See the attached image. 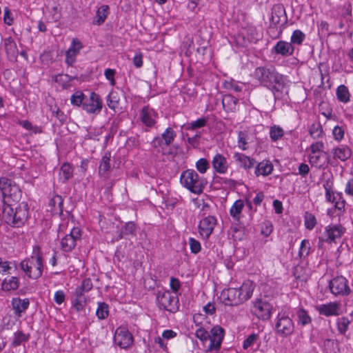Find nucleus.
<instances>
[{
  "instance_id": "f257e3e1",
  "label": "nucleus",
  "mask_w": 353,
  "mask_h": 353,
  "mask_svg": "<svg viewBox=\"0 0 353 353\" xmlns=\"http://www.w3.org/2000/svg\"><path fill=\"white\" fill-rule=\"evenodd\" d=\"M254 289V283L247 279L239 287H229L223 289L220 294L219 299L225 305L239 306L251 299Z\"/></svg>"
},
{
  "instance_id": "f03ea898",
  "label": "nucleus",
  "mask_w": 353,
  "mask_h": 353,
  "mask_svg": "<svg viewBox=\"0 0 353 353\" xmlns=\"http://www.w3.org/2000/svg\"><path fill=\"white\" fill-rule=\"evenodd\" d=\"M29 216L27 203L22 202L14 210L12 205H5L3 208L2 218L10 225L19 228L24 225Z\"/></svg>"
},
{
  "instance_id": "7ed1b4c3",
  "label": "nucleus",
  "mask_w": 353,
  "mask_h": 353,
  "mask_svg": "<svg viewBox=\"0 0 353 353\" xmlns=\"http://www.w3.org/2000/svg\"><path fill=\"white\" fill-rule=\"evenodd\" d=\"M224 330L219 325L214 326L209 334L204 328L200 327L195 332L196 336L205 343L210 340V344L206 348V352L218 350L221 346L224 338Z\"/></svg>"
},
{
  "instance_id": "20e7f679",
  "label": "nucleus",
  "mask_w": 353,
  "mask_h": 353,
  "mask_svg": "<svg viewBox=\"0 0 353 353\" xmlns=\"http://www.w3.org/2000/svg\"><path fill=\"white\" fill-rule=\"evenodd\" d=\"M21 268L26 275L33 279L39 278L43 271V259L40 248L34 246L30 258L21 263Z\"/></svg>"
},
{
  "instance_id": "39448f33",
  "label": "nucleus",
  "mask_w": 353,
  "mask_h": 353,
  "mask_svg": "<svg viewBox=\"0 0 353 353\" xmlns=\"http://www.w3.org/2000/svg\"><path fill=\"white\" fill-rule=\"evenodd\" d=\"M0 190L3 195V206L12 205V203H17L21 199V192L19 186L8 178H0Z\"/></svg>"
},
{
  "instance_id": "423d86ee",
  "label": "nucleus",
  "mask_w": 353,
  "mask_h": 353,
  "mask_svg": "<svg viewBox=\"0 0 353 353\" xmlns=\"http://www.w3.org/2000/svg\"><path fill=\"white\" fill-rule=\"evenodd\" d=\"M181 185L191 192L199 194L204 188L205 181L199 176L197 172L191 169L183 171L180 177Z\"/></svg>"
},
{
  "instance_id": "0eeeda50",
  "label": "nucleus",
  "mask_w": 353,
  "mask_h": 353,
  "mask_svg": "<svg viewBox=\"0 0 353 353\" xmlns=\"http://www.w3.org/2000/svg\"><path fill=\"white\" fill-rule=\"evenodd\" d=\"M254 75L263 85L272 89L274 88V83L279 82L282 79L281 75L262 67L257 68Z\"/></svg>"
},
{
  "instance_id": "6e6552de",
  "label": "nucleus",
  "mask_w": 353,
  "mask_h": 353,
  "mask_svg": "<svg viewBox=\"0 0 353 353\" xmlns=\"http://www.w3.org/2000/svg\"><path fill=\"white\" fill-rule=\"evenodd\" d=\"M272 312V305L265 300L257 299L252 302L251 312L259 319L268 320L271 317Z\"/></svg>"
},
{
  "instance_id": "1a4fd4ad",
  "label": "nucleus",
  "mask_w": 353,
  "mask_h": 353,
  "mask_svg": "<svg viewBox=\"0 0 353 353\" xmlns=\"http://www.w3.org/2000/svg\"><path fill=\"white\" fill-rule=\"evenodd\" d=\"M345 231V228L341 225H328L324 228V231L319 237V241L329 243H336L337 240L344 234Z\"/></svg>"
},
{
  "instance_id": "9d476101",
  "label": "nucleus",
  "mask_w": 353,
  "mask_h": 353,
  "mask_svg": "<svg viewBox=\"0 0 353 353\" xmlns=\"http://www.w3.org/2000/svg\"><path fill=\"white\" fill-rule=\"evenodd\" d=\"M81 230L78 227H73L70 233L61 239L60 247L63 252H70L77 245V242L81 239Z\"/></svg>"
},
{
  "instance_id": "9b49d317",
  "label": "nucleus",
  "mask_w": 353,
  "mask_h": 353,
  "mask_svg": "<svg viewBox=\"0 0 353 353\" xmlns=\"http://www.w3.org/2000/svg\"><path fill=\"white\" fill-rule=\"evenodd\" d=\"M157 303L160 308L171 312H175L179 308L177 297L169 291L159 294Z\"/></svg>"
},
{
  "instance_id": "f8f14e48",
  "label": "nucleus",
  "mask_w": 353,
  "mask_h": 353,
  "mask_svg": "<svg viewBox=\"0 0 353 353\" xmlns=\"http://www.w3.org/2000/svg\"><path fill=\"white\" fill-rule=\"evenodd\" d=\"M275 327L278 334L288 336L294 332V323L285 313H279Z\"/></svg>"
},
{
  "instance_id": "ddd939ff",
  "label": "nucleus",
  "mask_w": 353,
  "mask_h": 353,
  "mask_svg": "<svg viewBox=\"0 0 353 353\" xmlns=\"http://www.w3.org/2000/svg\"><path fill=\"white\" fill-rule=\"evenodd\" d=\"M114 342L121 348L125 349L133 343V336L125 327H118L114 335Z\"/></svg>"
},
{
  "instance_id": "4468645a",
  "label": "nucleus",
  "mask_w": 353,
  "mask_h": 353,
  "mask_svg": "<svg viewBox=\"0 0 353 353\" xmlns=\"http://www.w3.org/2000/svg\"><path fill=\"white\" fill-rule=\"evenodd\" d=\"M103 108V101L100 96L91 92L88 98H85L83 103V109L89 114H99Z\"/></svg>"
},
{
  "instance_id": "2eb2a0df",
  "label": "nucleus",
  "mask_w": 353,
  "mask_h": 353,
  "mask_svg": "<svg viewBox=\"0 0 353 353\" xmlns=\"http://www.w3.org/2000/svg\"><path fill=\"white\" fill-rule=\"evenodd\" d=\"M330 291L335 295H347L350 292L347 279L342 276H336L329 283Z\"/></svg>"
},
{
  "instance_id": "dca6fc26",
  "label": "nucleus",
  "mask_w": 353,
  "mask_h": 353,
  "mask_svg": "<svg viewBox=\"0 0 353 353\" xmlns=\"http://www.w3.org/2000/svg\"><path fill=\"white\" fill-rule=\"evenodd\" d=\"M315 309L320 314L325 316H338L342 313L341 304L337 301L317 305Z\"/></svg>"
},
{
  "instance_id": "f3484780",
  "label": "nucleus",
  "mask_w": 353,
  "mask_h": 353,
  "mask_svg": "<svg viewBox=\"0 0 353 353\" xmlns=\"http://www.w3.org/2000/svg\"><path fill=\"white\" fill-rule=\"evenodd\" d=\"M217 220L214 216H208L202 219L199 224V231L201 236L208 239L213 232Z\"/></svg>"
},
{
  "instance_id": "a211bd4d",
  "label": "nucleus",
  "mask_w": 353,
  "mask_h": 353,
  "mask_svg": "<svg viewBox=\"0 0 353 353\" xmlns=\"http://www.w3.org/2000/svg\"><path fill=\"white\" fill-rule=\"evenodd\" d=\"M176 136V134L174 130L172 128L168 127L162 133L161 137H157L153 139L152 144L154 148L170 145L174 141Z\"/></svg>"
},
{
  "instance_id": "6ab92c4d",
  "label": "nucleus",
  "mask_w": 353,
  "mask_h": 353,
  "mask_svg": "<svg viewBox=\"0 0 353 353\" xmlns=\"http://www.w3.org/2000/svg\"><path fill=\"white\" fill-rule=\"evenodd\" d=\"M325 189V198L328 202L334 205V207L339 210H342L345 207V201L343 199L342 194L334 192L331 185L327 183L324 185Z\"/></svg>"
},
{
  "instance_id": "aec40b11",
  "label": "nucleus",
  "mask_w": 353,
  "mask_h": 353,
  "mask_svg": "<svg viewBox=\"0 0 353 353\" xmlns=\"http://www.w3.org/2000/svg\"><path fill=\"white\" fill-rule=\"evenodd\" d=\"M82 48V43L77 39H73L70 48L66 52L65 61L68 65H71L75 62L77 56Z\"/></svg>"
},
{
  "instance_id": "412c9836",
  "label": "nucleus",
  "mask_w": 353,
  "mask_h": 353,
  "mask_svg": "<svg viewBox=\"0 0 353 353\" xmlns=\"http://www.w3.org/2000/svg\"><path fill=\"white\" fill-rule=\"evenodd\" d=\"M157 117V112L153 108L148 106L144 107L140 114L141 121L148 127L154 126L156 123Z\"/></svg>"
},
{
  "instance_id": "4be33fe9",
  "label": "nucleus",
  "mask_w": 353,
  "mask_h": 353,
  "mask_svg": "<svg viewBox=\"0 0 353 353\" xmlns=\"http://www.w3.org/2000/svg\"><path fill=\"white\" fill-rule=\"evenodd\" d=\"M11 304L14 314L18 317H21L29 307L30 300L27 298L21 299L19 297H14L12 298Z\"/></svg>"
},
{
  "instance_id": "5701e85b",
  "label": "nucleus",
  "mask_w": 353,
  "mask_h": 353,
  "mask_svg": "<svg viewBox=\"0 0 353 353\" xmlns=\"http://www.w3.org/2000/svg\"><path fill=\"white\" fill-rule=\"evenodd\" d=\"M212 168L219 174H225L228 170V163L225 157L221 154H216L212 161Z\"/></svg>"
},
{
  "instance_id": "b1692460",
  "label": "nucleus",
  "mask_w": 353,
  "mask_h": 353,
  "mask_svg": "<svg viewBox=\"0 0 353 353\" xmlns=\"http://www.w3.org/2000/svg\"><path fill=\"white\" fill-rule=\"evenodd\" d=\"M352 152L350 147L345 145H340L332 149V154L334 159L345 161L350 158Z\"/></svg>"
},
{
  "instance_id": "393cba45",
  "label": "nucleus",
  "mask_w": 353,
  "mask_h": 353,
  "mask_svg": "<svg viewBox=\"0 0 353 353\" xmlns=\"http://www.w3.org/2000/svg\"><path fill=\"white\" fill-rule=\"evenodd\" d=\"M233 158L236 164L244 169L251 168L255 163L253 159L242 153L235 152Z\"/></svg>"
},
{
  "instance_id": "a878e982",
  "label": "nucleus",
  "mask_w": 353,
  "mask_h": 353,
  "mask_svg": "<svg viewBox=\"0 0 353 353\" xmlns=\"http://www.w3.org/2000/svg\"><path fill=\"white\" fill-rule=\"evenodd\" d=\"M19 287V278L17 276H8L1 283V288L4 292L16 290Z\"/></svg>"
},
{
  "instance_id": "bb28decb",
  "label": "nucleus",
  "mask_w": 353,
  "mask_h": 353,
  "mask_svg": "<svg viewBox=\"0 0 353 353\" xmlns=\"http://www.w3.org/2000/svg\"><path fill=\"white\" fill-rule=\"evenodd\" d=\"M274 50L277 54L283 56H290L293 54L294 48L291 43L280 41L274 46Z\"/></svg>"
},
{
  "instance_id": "cd10ccee",
  "label": "nucleus",
  "mask_w": 353,
  "mask_h": 353,
  "mask_svg": "<svg viewBox=\"0 0 353 353\" xmlns=\"http://www.w3.org/2000/svg\"><path fill=\"white\" fill-rule=\"evenodd\" d=\"M272 163L268 160H263L257 165L255 169V174L257 176H266L270 174L272 172Z\"/></svg>"
},
{
  "instance_id": "c85d7f7f",
  "label": "nucleus",
  "mask_w": 353,
  "mask_h": 353,
  "mask_svg": "<svg viewBox=\"0 0 353 353\" xmlns=\"http://www.w3.org/2000/svg\"><path fill=\"white\" fill-rule=\"evenodd\" d=\"M110 159H111L110 152H105L101 160L99 167V174L100 176H107L108 173L110 172V168H111Z\"/></svg>"
},
{
  "instance_id": "c756f323",
  "label": "nucleus",
  "mask_w": 353,
  "mask_h": 353,
  "mask_svg": "<svg viewBox=\"0 0 353 353\" xmlns=\"http://www.w3.org/2000/svg\"><path fill=\"white\" fill-rule=\"evenodd\" d=\"M310 163L316 168H321L326 162L325 154L321 152L318 154H309Z\"/></svg>"
},
{
  "instance_id": "7c9ffc66",
  "label": "nucleus",
  "mask_w": 353,
  "mask_h": 353,
  "mask_svg": "<svg viewBox=\"0 0 353 353\" xmlns=\"http://www.w3.org/2000/svg\"><path fill=\"white\" fill-rule=\"evenodd\" d=\"M49 205L50 206V211L52 213H62L63 208V199L61 196L54 195L50 200Z\"/></svg>"
},
{
  "instance_id": "2f4dec72",
  "label": "nucleus",
  "mask_w": 353,
  "mask_h": 353,
  "mask_svg": "<svg viewBox=\"0 0 353 353\" xmlns=\"http://www.w3.org/2000/svg\"><path fill=\"white\" fill-rule=\"evenodd\" d=\"M244 208V202L243 200H236L230 209V214L235 220H239L240 214Z\"/></svg>"
},
{
  "instance_id": "473e14b6",
  "label": "nucleus",
  "mask_w": 353,
  "mask_h": 353,
  "mask_svg": "<svg viewBox=\"0 0 353 353\" xmlns=\"http://www.w3.org/2000/svg\"><path fill=\"white\" fill-rule=\"evenodd\" d=\"M336 97L339 101L346 103L350 101V94L348 88L344 85H341L336 89Z\"/></svg>"
},
{
  "instance_id": "72a5a7b5",
  "label": "nucleus",
  "mask_w": 353,
  "mask_h": 353,
  "mask_svg": "<svg viewBox=\"0 0 353 353\" xmlns=\"http://www.w3.org/2000/svg\"><path fill=\"white\" fill-rule=\"evenodd\" d=\"M16 268L14 262L8 261L0 258V273L3 274H9L12 273L13 269Z\"/></svg>"
},
{
  "instance_id": "f704fd0d",
  "label": "nucleus",
  "mask_w": 353,
  "mask_h": 353,
  "mask_svg": "<svg viewBox=\"0 0 353 353\" xmlns=\"http://www.w3.org/2000/svg\"><path fill=\"white\" fill-rule=\"evenodd\" d=\"M298 318V323L302 325H306L311 323L312 319L310 316L307 311L303 308H299L296 312Z\"/></svg>"
},
{
  "instance_id": "c9c22d12",
  "label": "nucleus",
  "mask_w": 353,
  "mask_h": 353,
  "mask_svg": "<svg viewBox=\"0 0 353 353\" xmlns=\"http://www.w3.org/2000/svg\"><path fill=\"white\" fill-rule=\"evenodd\" d=\"M223 105L227 110L230 111H234L236 110L237 99L231 95H225L223 98Z\"/></svg>"
},
{
  "instance_id": "e433bc0d",
  "label": "nucleus",
  "mask_w": 353,
  "mask_h": 353,
  "mask_svg": "<svg viewBox=\"0 0 353 353\" xmlns=\"http://www.w3.org/2000/svg\"><path fill=\"white\" fill-rule=\"evenodd\" d=\"M72 174L73 170L69 163H64L62 165L59 172L61 179L65 181L72 176Z\"/></svg>"
},
{
  "instance_id": "4c0bfd02",
  "label": "nucleus",
  "mask_w": 353,
  "mask_h": 353,
  "mask_svg": "<svg viewBox=\"0 0 353 353\" xmlns=\"http://www.w3.org/2000/svg\"><path fill=\"white\" fill-rule=\"evenodd\" d=\"M109 13V6L103 5L97 11V23L99 25L103 23Z\"/></svg>"
},
{
  "instance_id": "58836bf2",
  "label": "nucleus",
  "mask_w": 353,
  "mask_h": 353,
  "mask_svg": "<svg viewBox=\"0 0 353 353\" xmlns=\"http://www.w3.org/2000/svg\"><path fill=\"white\" fill-rule=\"evenodd\" d=\"M285 14V10L281 6H276L273 8L271 21L274 24H279L281 22V17Z\"/></svg>"
},
{
  "instance_id": "ea45409f",
  "label": "nucleus",
  "mask_w": 353,
  "mask_h": 353,
  "mask_svg": "<svg viewBox=\"0 0 353 353\" xmlns=\"http://www.w3.org/2000/svg\"><path fill=\"white\" fill-rule=\"evenodd\" d=\"M119 97L118 94L115 92H111L108 96L107 99V104L108 107L113 110H116L119 106Z\"/></svg>"
},
{
  "instance_id": "a19ab883",
  "label": "nucleus",
  "mask_w": 353,
  "mask_h": 353,
  "mask_svg": "<svg viewBox=\"0 0 353 353\" xmlns=\"http://www.w3.org/2000/svg\"><path fill=\"white\" fill-rule=\"evenodd\" d=\"M85 95L81 91L75 92L70 98L71 104L75 106H83V103L85 101Z\"/></svg>"
},
{
  "instance_id": "79ce46f5",
  "label": "nucleus",
  "mask_w": 353,
  "mask_h": 353,
  "mask_svg": "<svg viewBox=\"0 0 353 353\" xmlns=\"http://www.w3.org/2000/svg\"><path fill=\"white\" fill-rule=\"evenodd\" d=\"M305 34L300 30H296L293 32L291 38L290 43L295 45H301L305 39Z\"/></svg>"
},
{
  "instance_id": "37998d69",
  "label": "nucleus",
  "mask_w": 353,
  "mask_h": 353,
  "mask_svg": "<svg viewBox=\"0 0 353 353\" xmlns=\"http://www.w3.org/2000/svg\"><path fill=\"white\" fill-rule=\"evenodd\" d=\"M195 167L200 174H205L210 168V163L205 158L199 159L195 163Z\"/></svg>"
},
{
  "instance_id": "c03bdc74",
  "label": "nucleus",
  "mask_w": 353,
  "mask_h": 353,
  "mask_svg": "<svg viewBox=\"0 0 353 353\" xmlns=\"http://www.w3.org/2000/svg\"><path fill=\"white\" fill-rule=\"evenodd\" d=\"M4 45L6 52L8 54H14L17 52V45L12 38L6 39Z\"/></svg>"
},
{
  "instance_id": "a18cd8bd",
  "label": "nucleus",
  "mask_w": 353,
  "mask_h": 353,
  "mask_svg": "<svg viewBox=\"0 0 353 353\" xmlns=\"http://www.w3.org/2000/svg\"><path fill=\"white\" fill-rule=\"evenodd\" d=\"M28 335H26L21 331H17L14 334L12 345L14 346H18L23 342L28 341Z\"/></svg>"
},
{
  "instance_id": "49530a36",
  "label": "nucleus",
  "mask_w": 353,
  "mask_h": 353,
  "mask_svg": "<svg viewBox=\"0 0 353 353\" xmlns=\"http://www.w3.org/2000/svg\"><path fill=\"white\" fill-rule=\"evenodd\" d=\"M85 306V300L84 297H75L72 300V307L77 312L84 310Z\"/></svg>"
},
{
  "instance_id": "de8ad7c7",
  "label": "nucleus",
  "mask_w": 353,
  "mask_h": 353,
  "mask_svg": "<svg viewBox=\"0 0 353 353\" xmlns=\"http://www.w3.org/2000/svg\"><path fill=\"white\" fill-rule=\"evenodd\" d=\"M96 314L99 319H104L108 316V307L104 303H99Z\"/></svg>"
},
{
  "instance_id": "09e8293b",
  "label": "nucleus",
  "mask_w": 353,
  "mask_h": 353,
  "mask_svg": "<svg viewBox=\"0 0 353 353\" xmlns=\"http://www.w3.org/2000/svg\"><path fill=\"white\" fill-rule=\"evenodd\" d=\"M283 135V129L277 125H274L271 127L270 130V136L272 141H277L281 139Z\"/></svg>"
},
{
  "instance_id": "8fccbe9b",
  "label": "nucleus",
  "mask_w": 353,
  "mask_h": 353,
  "mask_svg": "<svg viewBox=\"0 0 353 353\" xmlns=\"http://www.w3.org/2000/svg\"><path fill=\"white\" fill-rule=\"evenodd\" d=\"M310 250V243L308 240L304 239L301 241L299 254L300 257L307 256Z\"/></svg>"
},
{
  "instance_id": "3c124183",
  "label": "nucleus",
  "mask_w": 353,
  "mask_h": 353,
  "mask_svg": "<svg viewBox=\"0 0 353 353\" xmlns=\"http://www.w3.org/2000/svg\"><path fill=\"white\" fill-rule=\"evenodd\" d=\"M304 222L307 229L312 230L316 224V219L312 214L307 212L305 215Z\"/></svg>"
},
{
  "instance_id": "603ef678",
  "label": "nucleus",
  "mask_w": 353,
  "mask_h": 353,
  "mask_svg": "<svg viewBox=\"0 0 353 353\" xmlns=\"http://www.w3.org/2000/svg\"><path fill=\"white\" fill-rule=\"evenodd\" d=\"M259 337L256 334H252L247 337V339L243 341V347L244 350H248L252 347L258 341Z\"/></svg>"
},
{
  "instance_id": "864d4df0",
  "label": "nucleus",
  "mask_w": 353,
  "mask_h": 353,
  "mask_svg": "<svg viewBox=\"0 0 353 353\" xmlns=\"http://www.w3.org/2000/svg\"><path fill=\"white\" fill-rule=\"evenodd\" d=\"M320 112L321 114H323L327 119L332 118V109L329 103H322L320 105Z\"/></svg>"
},
{
  "instance_id": "5fc2aeb1",
  "label": "nucleus",
  "mask_w": 353,
  "mask_h": 353,
  "mask_svg": "<svg viewBox=\"0 0 353 353\" xmlns=\"http://www.w3.org/2000/svg\"><path fill=\"white\" fill-rule=\"evenodd\" d=\"M273 230V225L270 221H264L261 226V234L265 236H268L271 234Z\"/></svg>"
},
{
  "instance_id": "6e6d98bb",
  "label": "nucleus",
  "mask_w": 353,
  "mask_h": 353,
  "mask_svg": "<svg viewBox=\"0 0 353 353\" xmlns=\"http://www.w3.org/2000/svg\"><path fill=\"white\" fill-rule=\"evenodd\" d=\"M349 321L345 318H341L338 319L337 326L340 333L344 334L347 330L349 325Z\"/></svg>"
},
{
  "instance_id": "4d7b16f0",
  "label": "nucleus",
  "mask_w": 353,
  "mask_h": 353,
  "mask_svg": "<svg viewBox=\"0 0 353 353\" xmlns=\"http://www.w3.org/2000/svg\"><path fill=\"white\" fill-rule=\"evenodd\" d=\"M323 143L321 141L313 143L310 147V154H319L323 152Z\"/></svg>"
},
{
  "instance_id": "13d9d810",
  "label": "nucleus",
  "mask_w": 353,
  "mask_h": 353,
  "mask_svg": "<svg viewBox=\"0 0 353 353\" xmlns=\"http://www.w3.org/2000/svg\"><path fill=\"white\" fill-rule=\"evenodd\" d=\"M116 74V70L114 69L107 68L105 70L104 75L108 81H109L110 85L114 86L116 83L114 79V75Z\"/></svg>"
},
{
  "instance_id": "bf43d9fd",
  "label": "nucleus",
  "mask_w": 353,
  "mask_h": 353,
  "mask_svg": "<svg viewBox=\"0 0 353 353\" xmlns=\"http://www.w3.org/2000/svg\"><path fill=\"white\" fill-rule=\"evenodd\" d=\"M206 123V120L203 118L199 119L191 123L188 124L186 128L188 130H194L203 127Z\"/></svg>"
},
{
  "instance_id": "052dcab7",
  "label": "nucleus",
  "mask_w": 353,
  "mask_h": 353,
  "mask_svg": "<svg viewBox=\"0 0 353 353\" xmlns=\"http://www.w3.org/2000/svg\"><path fill=\"white\" fill-rule=\"evenodd\" d=\"M243 83H239L234 82L233 81H226L225 83V87L228 89H231L232 90H234V92H239L243 89Z\"/></svg>"
},
{
  "instance_id": "680f3d73",
  "label": "nucleus",
  "mask_w": 353,
  "mask_h": 353,
  "mask_svg": "<svg viewBox=\"0 0 353 353\" xmlns=\"http://www.w3.org/2000/svg\"><path fill=\"white\" fill-rule=\"evenodd\" d=\"M334 139L338 141L342 140L344 137V130L342 127L336 125L332 130Z\"/></svg>"
},
{
  "instance_id": "e2e57ef3",
  "label": "nucleus",
  "mask_w": 353,
  "mask_h": 353,
  "mask_svg": "<svg viewBox=\"0 0 353 353\" xmlns=\"http://www.w3.org/2000/svg\"><path fill=\"white\" fill-rule=\"evenodd\" d=\"M188 241L192 253L196 254L201 251V244L197 240L194 238H190Z\"/></svg>"
},
{
  "instance_id": "0e129e2a",
  "label": "nucleus",
  "mask_w": 353,
  "mask_h": 353,
  "mask_svg": "<svg viewBox=\"0 0 353 353\" xmlns=\"http://www.w3.org/2000/svg\"><path fill=\"white\" fill-rule=\"evenodd\" d=\"M65 293L63 290H57L54 295V300L58 305L62 304L65 300Z\"/></svg>"
},
{
  "instance_id": "69168bd1",
  "label": "nucleus",
  "mask_w": 353,
  "mask_h": 353,
  "mask_svg": "<svg viewBox=\"0 0 353 353\" xmlns=\"http://www.w3.org/2000/svg\"><path fill=\"white\" fill-rule=\"evenodd\" d=\"M143 54L141 52H137L133 57L132 61L134 66L137 68L142 67L143 64Z\"/></svg>"
},
{
  "instance_id": "338daca9",
  "label": "nucleus",
  "mask_w": 353,
  "mask_h": 353,
  "mask_svg": "<svg viewBox=\"0 0 353 353\" xmlns=\"http://www.w3.org/2000/svg\"><path fill=\"white\" fill-rule=\"evenodd\" d=\"M3 21H4L5 23H6L8 26H10L12 24L13 18L11 16V13H10V11L8 8H4Z\"/></svg>"
},
{
  "instance_id": "774afa93",
  "label": "nucleus",
  "mask_w": 353,
  "mask_h": 353,
  "mask_svg": "<svg viewBox=\"0 0 353 353\" xmlns=\"http://www.w3.org/2000/svg\"><path fill=\"white\" fill-rule=\"evenodd\" d=\"M176 336V332L172 330H165L162 333V338L165 340H170Z\"/></svg>"
}]
</instances>
